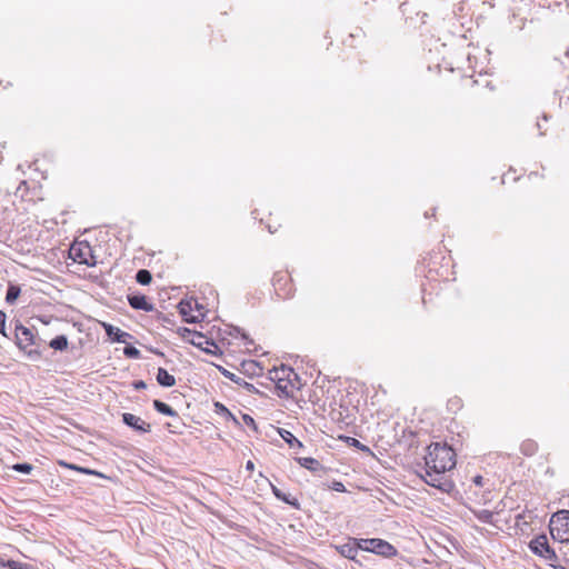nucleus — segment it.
Listing matches in <instances>:
<instances>
[{
  "mask_svg": "<svg viewBox=\"0 0 569 569\" xmlns=\"http://www.w3.org/2000/svg\"><path fill=\"white\" fill-rule=\"evenodd\" d=\"M241 366L243 371L251 376H261L263 368L254 360H242Z\"/></svg>",
  "mask_w": 569,
  "mask_h": 569,
  "instance_id": "18",
  "label": "nucleus"
},
{
  "mask_svg": "<svg viewBox=\"0 0 569 569\" xmlns=\"http://www.w3.org/2000/svg\"><path fill=\"white\" fill-rule=\"evenodd\" d=\"M426 18H427V13H426V12H422V13H421V22H422V23H426Z\"/></svg>",
  "mask_w": 569,
  "mask_h": 569,
  "instance_id": "42",
  "label": "nucleus"
},
{
  "mask_svg": "<svg viewBox=\"0 0 569 569\" xmlns=\"http://www.w3.org/2000/svg\"><path fill=\"white\" fill-rule=\"evenodd\" d=\"M348 41H349V44H348V46H349L350 48H353V46H352L353 36H352V34H349V36H348Z\"/></svg>",
  "mask_w": 569,
  "mask_h": 569,
  "instance_id": "41",
  "label": "nucleus"
},
{
  "mask_svg": "<svg viewBox=\"0 0 569 569\" xmlns=\"http://www.w3.org/2000/svg\"><path fill=\"white\" fill-rule=\"evenodd\" d=\"M260 221L266 224L267 229L271 233L277 232L282 227V216L279 210L269 212L266 218H260Z\"/></svg>",
  "mask_w": 569,
  "mask_h": 569,
  "instance_id": "12",
  "label": "nucleus"
},
{
  "mask_svg": "<svg viewBox=\"0 0 569 569\" xmlns=\"http://www.w3.org/2000/svg\"><path fill=\"white\" fill-rule=\"evenodd\" d=\"M549 531L553 540L569 542V510H559L551 516Z\"/></svg>",
  "mask_w": 569,
  "mask_h": 569,
  "instance_id": "3",
  "label": "nucleus"
},
{
  "mask_svg": "<svg viewBox=\"0 0 569 569\" xmlns=\"http://www.w3.org/2000/svg\"><path fill=\"white\" fill-rule=\"evenodd\" d=\"M532 177H539L538 172H531V173L529 174V178H532Z\"/></svg>",
  "mask_w": 569,
  "mask_h": 569,
  "instance_id": "44",
  "label": "nucleus"
},
{
  "mask_svg": "<svg viewBox=\"0 0 569 569\" xmlns=\"http://www.w3.org/2000/svg\"><path fill=\"white\" fill-rule=\"evenodd\" d=\"M102 327L108 335L109 338H111L113 341L117 342H126L128 338H130V335L126 331H122L118 327H114L110 323H102Z\"/></svg>",
  "mask_w": 569,
  "mask_h": 569,
  "instance_id": "14",
  "label": "nucleus"
},
{
  "mask_svg": "<svg viewBox=\"0 0 569 569\" xmlns=\"http://www.w3.org/2000/svg\"><path fill=\"white\" fill-rule=\"evenodd\" d=\"M128 302L131 308L136 310H143L150 312L153 310V305L148 301L144 295H132L128 296Z\"/></svg>",
  "mask_w": 569,
  "mask_h": 569,
  "instance_id": "13",
  "label": "nucleus"
},
{
  "mask_svg": "<svg viewBox=\"0 0 569 569\" xmlns=\"http://www.w3.org/2000/svg\"><path fill=\"white\" fill-rule=\"evenodd\" d=\"M6 562L3 558H0V567H7Z\"/></svg>",
  "mask_w": 569,
  "mask_h": 569,
  "instance_id": "43",
  "label": "nucleus"
},
{
  "mask_svg": "<svg viewBox=\"0 0 569 569\" xmlns=\"http://www.w3.org/2000/svg\"><path fill=\"white\" fill-rule=\"evenodd\" d=\"M298 462L301 467L309 469V470H316L319 466L318 460L311 457H301L298 458Z\"/></svg>",
  "mask_w": 569,
  "mask_h": 569,
  "instance_id": "22",
  "label": "nucleus"
},
{
  "mask_svg": "<svg viewBox=\"0 0 569 569\" xmlns=\"http://www.w3.org/2000/svg\"><path fill=\"white\" fill-rule=\"evenodd\" d=\"M178 309L186 322L194 323L203 318V313L198 309L196 300H182L179 302Z\"/></svg>",
  "mask_w": 569,
  "mask_h": 569,
  "instance_id": "9",
  "label": "nucleus"
},
{
  "mask_svg": "<svg viewBox=\"0 0 569 569\" xmlns=\"http://www.w3.org/2000/svg\"><path fill=\"white\" fill-rule=\"evenodd\" d=\"M272 287L279 299L287 300L293 297L296 288L288 270H278L272 277Z\"/></svg>",
  "mask_w": 569,
  "mask_h": 569,
  "instance_id": "4",
  "label": "nucleus"
},
{
  "mask_svg": "<svg viewBox=\"0 0 569 569\" xmlns=\"http://www.w3.org/2000/svg\"><path fill=\"white\" fill-rule=\"evenodd\" d=\"M472 482L478 486V487H482L483 486V478L482 476L480 475H477L472 478Z\"/></svg>",
  "mask_w": 569,
  "mask_h": 569,
  "instance_id": "35",
  "label": "nucleus"
},
{
  "mask_svg": "<svg viewBox=\"0 0 569 569\" xmlns=\"http://www.w3.org/2000/svg\"><path fill=\"white\" fill-rule=\"evenodd\" d=\"M69 257L74 262L93 267L97 263L93 250L87 241H74L69 249Z\"/></svg>",
  "mask_w": 569,
  "mask_h": 569,
  "instance_id": "5",
  "label": "nucleus"
},
{
  "mask_svg": "<svg viewBox=\"0 0 569 569\" xmlns=\"http://www.w3.org/2000/svg\"><path fill=\"white\" fill-rule=\"evenodd\" d=\"M133 387H134L136 389H144V388L147 387V385H146V382H144V381L139 380V381H136V382L133 383Z\"/></svg>",
  "mask_w": 569,
  "mask_h": 569,
  "instance_id": "38",
  "label": "nucleus"
},
{
  "mask_svg": "<svg viewBox=\"0 0 569 569\" xmlns=\"http://www.w3.org/2000/svg\"><path fill=\"white\" fill-rule=\"evenodd\" d=\"M19 295H20V288L16 287V286H10L8 288V291H7V295H6L7 302L12 303L13 301L17 300Z\"/></svg>",
  "mask_w": 569,
  "mask_h": 569,
  "instance_id": "25",
  "label": "nucleus"
},
{
  "mask_svg": "<svg viewBox=\"0 0 569 569\" xmlns=\"http://www.w3.org/2000/svg\"><path fill=\"white\" fill-rule=\"evenodd\" d=\"M456 457L455 450L447 443L431 442L425 455L423 480L426 483L445 492L450 491L453 485L445 477V473L456 467Z\"/></svg>",
  "mask_w": 569,
  "mask_h": 569,
  "instance_id": "1",
  "label": "nucleus"
},
{
  "mask_svg": "<svg viewBox=\"0 0 569 569\" xmlns=\"http://www.w3.org/2000/svg\"><path fill=\"white\" fill-rule=\"evenodd\" d=\"M177 332L183 340L208 353H214V350L218 348L213 341L199 331L189 328H178Z\"/></svg>",
  "mask_w": 569,
  "mask_h": 569,
  "instance_id": "6",
  "label": "nucleus"
},
{
  "mask_svg": "<svg viewBox=\"0 0 569 569\" xmlns=\"http://www.w3.org/2000/svg\"><path fill=\"white\" fill-rule=\"evenodd\" d=\"M49 346L54 350H64L68 348V339L66 336H57L49 342Z\"/></svg>",
  "mask_w": 569,
  "mask_h": 569,
  "instance_id": "21",
  "label": "nucleus"
},
{
  "mask_svg": "<svg viewBox=\"0 0 569 569\" xmlns=\"http://www.w3.org/2000/svg\"><path fill=\"white\" fill-rule=\"evenodd\" d=\"M58 463L66 468V469H69V470H73V471H77V472H80V473H83V475H90V476H96V477H99V478H106V476L97 470H92V469H89V468H84V467H80V466H77V465H73V463H68L66 461H58Z\"/></svg>",
  "mask_w": 569,
  "mask_h": 569,
  "instance_id": "16",
  "label": "nucleus"
},
{
  "mask_svg": "<svg viewBox=\"0 0 569 569\" xmlns=\"http://www.w3.org/2000/svg\"><path fill=\"white\" fill-rule=\"evenodd\" d=\"M281 437L291 447L293 446V442H297L299 446H301V442L290 431L283 430V432H281Z\"/></svg>",
  "mask_w": 569,
  "mask_h": 569,
  "instance_id": "26",
  "label": "nucleus"
},
{
  "mask_svg": "<svg viewBox=\"0 0 569 569\" xmlns=\"http://www.w3.org/2000/svg\"><path fill=\"white\" fill-rule=\"evenodd\" d=\"M0 86L3 88V89H9L13 86L12 81L10 80H3V79H0Z\"/></svg>",
  "mask_w": 569,
  "mask_h": 569,
  "instance_id": "36",
  "label": "nucleus"
},
{
  "mask_svg": "<svg viewBox=\"0 0 569 569\" xmlns=\"http://www.w3.org/2000/svg\"><path fill=\"white\" fill-rule=\"evenodd\" d=\"M269 379L274 383L279 397L291 398L301 388L298 373L289 366L280 365L269 370Z\"/></svg>",
  "mask_w": 569,
  "mask_h": 569,
  "instance_id": "2",
  "label": "nucleus"
},
{
  "mask_svg": "<svg viewBox=\"0 0 569 569\" xmlns=\"http://www.w3.org/2000/svg\"><path fill=\"white\" fill-rule=\"evenodd\" d=\"M271 486V490H272V493L281 501H283L284 503L287 505H290L291 507L296 508V509H299L300 508V503H299V500L291 496V495H286L283 493L278 487H276L274 485L270 483Z\"/></svg>",
  "mask_w": 569,
  "mask_h": 569,
  "instance_id": "15",
  "label": "nucleus"
},
{
  "mask_svg": "<svg viewBox=\"0 0 569 569\" xmlns=\"http://www.w3.org/2000/svg\"><path fill=\"white\" fill-rule=\"evenodd\" d=\"M9 569H30V566L16 560H7L6 562Z\"/></svg>",
  "mask_w": 569,
  "mask_h": 569,
  "instance_id": "27",
  "label": "nucleus"
},
{
  "mask_svg": "<svg viewBox=\"0 0 569 569\" xmlns=\"http://www.w3.org/2000/svg\"><path fill=\"white\" fill-rule=\"evenodd\" d=\"M136 280L137 282H139L140 284H143V286H147L151 282L152 280V276L150 273L149 270H146V269H141L137 272L136 274Z\"/></svg>",
  "mask_w": 569,
  "mask_h": 569,
  "instance_id": "23",
  "label": "nucleus"
},
{
  "mask_svg": "<svg viewBox=\"0 0 569 569\" xmlns=\"http://www.w3.org/2000/svg\"><path fill=\"white\" fill-rule=\"evenodd\" d=\"M530 550L538 557L548 561L551 566L558 562L556 551L550 547L546 535H539L529 542Z\"/></svg>",
  "mask_w": 569,
  "mask_h": 569,
  "instance_id": "7",
  "label": "nucleus"
},
{
  "mask_svg": "<svg viewBox=\"0 0 569 569\" xmlns=\"http://www.w3.org/2000/svg\"><path fill=\"white\" fill-rule=\"evenodd\" d=\"M6 320H7V316L6 313L0 310V333L4 337H7V333H6Z\"/></svg>",
  "mask_w": 569,
  "mask_h": 569,
  "instance_id": "33",
  "label": "nucleus"
},
{
  "mask_svg": "<svg viewBox=\"0 0 569 569\" xmlns=\"http://www.w3.org/2000/svg\"><path fill=\"white\" fill-rule=\"evenodd\" d=\"M241 419H242L244 425H247L248 427L252 428L253 430H257V425L254 422V419L251 416H249L248 413H243L241 416Z\"/></svg>",
  "mask_w": 569,
  "mask_h": 569,
  "instance_id": "32",
  "label": "nucleus"
},
{
  "mask_svg": "<svg viewBox=\"0 0 569 569\" xmlns=\"http://www.w3.org/2000/svg\"><path fill=\"white\" fill-rule=\"evenodd\" d=\"M157 381L162 387H173L176 378L169 373L164 368H159L157 372Z\"/></svg>",
  "mask_w": 569,
  "mask_h": 569,
  "instance_id": "17",
  "label": "nucleus"
},
{
  "mask_svg": "<svg viewBox=\"0 0 569 569\" xmlns=\"http://www.w3.org/2000/svg\"><path fill=\"white\" fill-rule=\"evenodd\" d=\"M475 516L485 523H493V512L490 510L475 511Z\"/></svg>",
  "mask_w": 569,
  "mask_h": 569,
  "instance_id": "24",
  "label": "nucleus"
},
{
  "mask_svg": "<svg viewBox=\"0 0 569 569\" xmlns=\"http://www.w3.org/2000/svg\"><path fill=\"white\" fill-rule=\"evenodd\" d=\"M13 470L22 473H30L32 471V466L29 463H17L12 467Z\"/></svg>",
  "mask_w": 569,
  "mask_h": 569,
  "instance_id": "29",
  "label": "nucleus"
},
{
  "mask_svg": "<svg viewBox=\"0 0 569 569\" xmlns=\"http://www.w3.org/2000/svg\"><path fill=\"white\" fill-rule=\"evenodd\" d=\"M124 355L129 358H138L140 356V351L132 346H128L123 350Z\"/></svg>",
  "mask_w": 569,
  "mask_h": 569,
  "instance_id": "31",
  "label": "nucleus"
},
{
  "mask_svg": "<svg viewBox=\"0 0 569 569\" xmlns=\"http://www.w3.org/2000/svg\"><path fill=\"white\" fill-rule=\"evenodd\" d=\"M16 338L18 347L24 351L34 345L32 331L22 325L16 327Z\"/></svg>",
  "mask_w": 569,
  "mask_h": 569,
  "instance_id": "10",
  "label": "nucleus"
},
{
  "mask_svg": "<svg viewBox=\"0 0 569 569\" xmlns=\"http://www.w3.org/2000/svg\"><path fill=\"white\" fill-rule=\"evenodd\" d=\"M27 189V182L22 181L20 186L18 187V192H21L22 190Z\"/></svg>",
  "mask_w": 569,
  "mask_h": 569,
  "instance_id": "40",
  "label": "nucleus"
},
{
  "mask_svg": "<svg viewBox=\"0 0 569 569\" xmlns=\"http://www.w3.org/2000/svg\"><path fill=\"white\" fill-rule=\"evenodd\" d=\"M330 488L337 492H345L346 487L341 481H333L330 486Z\"/></svg>",
  "mask_w": 569,
  "mask_h": 569,
  "instance_id": "34",
  "label": "nucleus"
},
{
  "mask_svg": "<svg viewBox=\"0 0 569 569\" xmlns=\"http://www.w3.org/2000/svg\"><path fill=\"white\" fill-rule=\"evenodd\" d=\"M122 420L127 426H129L138 431L149 432L151 429V426L149 423H147L140 417H137L129 412H126L122 415Z\"/></svg>",
  "mask_w": 569,
  "mask_h": 569,
  "instance_id": "11",
  "label": "nucleus"
},
{
  "mask_svg": "<svg viewBox=\"0 0 569 569\" xmlns=\"http://www.w3.org/2000/svg\"><path fill=\"white\" fill-rule=\"evenodd\" d=\"M246 469L250 472H252L254 470V463L253 461L251 460H248L247 463H246Z\"/></svg>",
  "mask_w": 569,
  "mask_h": 569,
  "instance_id": "39",
  "label": "nucleus"
},
{
  "mask_svg": "<svg viewBox=\"0 0 569 569\" xmlns=\"http://www.w3.org/2000/svg\"><path fill=\"white\" fill-rule=\"evenodd\" d=\"M214 407L218 413L224 415L227 419H230L234 425L240 426V421L226 406L220 402H216Z\"/></svg>",
  "mask_w": 569,
  "mask_h": 569,
  "instance_id": "20",
  "label": "nucleus"
},
{
  "mask_svg": "<svg viewBox=\"0 0 569 569\" xmlns=\"http://www.w3.org/2000/svg\"><path fill=\"white\" fill-rule=\"evenodd\" d=\"M153 407L154 409L162 413V415H166V416H169V417H174L177 416V411L173 410L169 405H167L166 402H162L160 400H154L153 401Z\"/></svg>",
  "mask_w": 569,
  "mask_h": 569,
  "instance_id": "19",
  "label": "nucleus"
},
{
  "mask_svg": "<svg viewBox=\"0 0 569 569\" xmlns=\"http://www.w3.org/2000/svg\"><path fill=\"white\" fill-rule=\"evenodd\" d=\"M237 345H238L239 347L243 345V346L246 347V350H244V351H248V352L250 351L249 347L247 346V345H248V342H247V340H246V338H244V337H241L240 339H238Z\"/></svg>",
  "mask_w": 569,
  "mask_h": 569,
  "instance_id": "37",
  "label": "nucleus"
},
{
  "mask_svg": "<svg viewBox=\"0 0 569 569\" xmlns=\"http://www.w3.org/2000/svg\"><path fill=\"white\" fill-rule=\"evenodd\" d=\"M455 405H459V400H455L452 401Z\"/></svg>",
  "mask_w": 569,
  "mask_h": 569,
  "instance_id": "45",
  "label": "nucleus"
},
{
  "mask_svg": "<svg viewBox=\"0 0 569 569\" xmlns=\"http://www.w3.org/2000/svg\"><path fill=\"white\" fill-rule=\"evenodd\" d=\"M521 448L525 455H532L537 450V445L532 441H527L522 443Z\"/></svg>",
  "mask_w": 569,
  "mask_h": 569,
  "instance_id": "28",
  "label": "nucleus"
},
{
  "mask_svg": "<svg viewBox=\"0 0 569 569\" xmlns=\"http://www.w3.org/2000/svg\"><path fill=\"white\" fill-rule=\"evenodd\" d=\"M341 553L345 555L346 557H348L349 559H355L356 553H357V548L351 547V546H343L341 548Z\"/></svg>",
  "mask_w": 569,
  "mask_h": 569,
  "instance_id": "30",
  "label": "nucleus"
},
{
  "mask_svg": "<svg viewBox=\"0 0 569 569\" xmlns=\"http://www.w3.org/2000/svg\"><path fill=\"white\" fill-rule=\"evenodd\" d=\"M358 548L383 557H395L397 555L396 547L379 538L361 539Z\"/></svg>",
  "mask_w": 569,
  "mask_h": 569,
  "instance_id": "8",
  "label": "nucleus"
}]
</instances>
